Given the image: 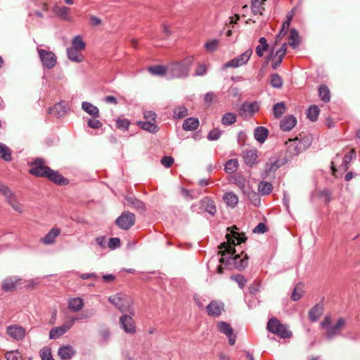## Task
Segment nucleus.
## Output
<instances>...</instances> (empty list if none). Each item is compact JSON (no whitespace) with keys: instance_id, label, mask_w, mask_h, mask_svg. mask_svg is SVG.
<instances>
[{"instance_id":"4d7b16f0","label":"nucleus","mask_w":360,"mask_h":360,"mask_svg":"<svg viewBox=\"0 0 360 360\" xmlns=\"http://www.w3.org/2000/svg\"><path fill=\"white\" fill-rule=\"evenodd\" d=\"M221 134L222 131L219 129H214L208 133L207 139L210 141H217L220 138Z\"/></svg>"},{"instance_id":"9b49d317","label":"nucleus","mask_w":360,"mask_h":360,"mask_svg":"<svg viewBox=\"0 0 360 360\" xmlns=\"http://www.w3.org/2000/svg\"><path fill=\"white\" fill-rule=\"evenodd\" d=\"M259 110V105L257 102H244L238 110V114L243 117H252Z\"/></svg>"},{"instance_id":"e433bc0d","label":"nucleus","mask_w":360,"mask_h":360,"mask_svg":"<svg viewBox=\"0 0 360 360\" xmlns=\"http://www.w3.org/2000/svg\"><path fill=\"white\" fill-rule=\"evenodd\" d=\"M319 91V96L321 101H323L324 103H328L330 100V92L328 89V87L325 85L322 84L319 87L318 89Z\"/></svg>"},{"instance_id":"ddd939ff","label":"nucleus","mask_w":360,"mask_h":360,"mask_svg":"<svg viewBox=\"0 0 360 360\" xmlns=\"http://www.w3.org/2000/svg\"><path fill=\"white\" fill-rule=\"evenodd\" d=\"M345 325V319L339 318L335 325L327 327L326 338L328 340H332L334 337L340 335Z\"/></svg>"},{"instance_id":"423d86ee","label":"nucleus","mask_w":360,"mask_h":360,"mask_svg":"<svg viewBox=\"0 0 360 360\" xmlns=\"http://www.w3.org/2000/svg\"><path fill=\"white\" fill-rule=\"evenodd\" d=\"M0 194L4 195L7 202L18 212H22V209L20 203L17 200L16 196L12 191L0 181Z\"/></svg>"},{"instance_id":"338daca9","label":"nucleus","mask_w":360,"mask_h":360,"mask_svg":"<svg viewBox=\"0 0 360 360\" xmlns=\"http://www.w3.org/2000/svg\"><path fill=\"white\" fill-rule=\"evenodd\" d=\"M249 292L251 295H255L259 290V283L254 281L249 287Z\"/></svg>"},{"instance_id":"4c0bfd02","label":"nucleus","mask_w":360,"mask_h":360,"mask_svg":"<svg viewBox=\"0 0 360 360\" xmlns=\"http://www.w3.org/2000/svg\"><path fill=\"white\" fill-rule=\"evenodd\" d=\"M269 83L272 87L281 89L283 86V81L278 74L274 73L270 76Z\"/></svg>"},{"instance_id":"8fccbe9b","label":"nucleus","mask_w":360,"mask_h":360,"mask_svg":"<svg viewBox=\"0 0 360 360\" xmlns=\"http://www.w3.org/2000/svg\"><path fill=\"white\" fill-rule=\"evenodd\" d=\"M2 289L5 292L13 291L16 289V282L11 278H6L2 283Z\"/></svg>"},{"instance_id":"de8ad7c7","label":"nucleus","mask_w":360,"mask_h":360,"mask_svg":"<svg viewBox=\"0 0 360 360\" xmlns=\"http://www.w3.org/2000/svg\"><path fill=\"white\" fill-rule=\"evenodd\" d=\"M285 111V105L283 102L278 103L273 107L274 116L280 118Z\"/></svg>"},{"instance_id":"cd10ccee","label":"nucleus","mask_w":360,"mask_h":360,"mask_svg":"<svg viewBox=\"0 0 360 360\" xmlns=\"http://www.w3.org/2000/svg\"><path fill=\"white\" fill-rule=\"evenodd\" d=\"M323 311V306L320 304H317L310 309L309 312V319L311 321L315 322L322 315Z\"/></svg>"},{"instance_id":"7ed1b4c3","label":"nucleus","mask_w":360,"mask_h":360,"mask_svg":"<svg viewBox=\"0 0 360 360\" xmlns=\"http://www.w3.org/2000/svg\"><path fill=\"white\" fill-rule=\"evenodd\" d=\"M312 137L311 135H304L300 138L296 137L289 139L286 142V153L288 157L292 158L306 150L311 144Z\"/></svg>"},{"instance_id":"2eb2a0df","label":"nucleus","mask_w":360,"mask_h":360,"mask_svg":"<svg viewBox=\"0 0 360 360\" xmlns=\"http://www.w3.org/2000/svg\"><path fill=\"white\" fill-rule=\"evenodd\" d=\"M121 327L127 333L134 334L136 333L135 322L131 316L124 314L120 318Z\"/></svg>"},{"instance_id":"20e7f679","label":"nucleus","mask_w":360,"mask_h":360,"mask_svg":"<svg viewBox=\"0 0 360 360\" xmlns=\"http://www.w3.org/2000/svg\"><path fill=\"white\" fill-rule=\"evenodd\" d=\"M108 300L121 312H129L131 315H134V302L130 296L117 293L109 297Z\"/></svg>"},{"instance_id":"72a5a7b5","label":"nucleus","mask_w":360,"mask_h":360,"mask_svg":"<svg viewBox=\"0 0 360 360\" xmlns=\"http://www.w3.org/2000/svg\"><path fill=\"white\" fill-rule=\"evenodd\" d=\"M148 72L153 75L164 76L168 75V65L150 66L148 68Z\"/></svg>"},{"instance_id":"f704fd0d","label":"nucleus","mask_w":360,"mask_h":360,"mask_svg":"<svg viewBox=\"0 0 360 360\" xmlns=\"http://www.w3.org/2000/svg\"><path fill=\"white\" fill-rule=\"evenodd\" d=\"M269 131L263 127H258L255 129L254 136L257 141L263 143L267 138Z\"/></svg>"},{"instance_id":"9d476101","label":"nucleus","mask_w":360,"mask_h":360,"mask_svg":"<svg viewBox=\"0 0 360 360\" xmlns=\"http://www.w3.org/2000/svg\"><path fill=\"white\" fill-rule=\"evenodd\" d=\"M252 54V50L249 49L247 51H245L243 53L238 56V57H236V58L230 60L227 63H226L224 65V68H238L243 65H245L248 62Z\"/></svg>"},{"instance_id":"864d4df0","label":"nucleus","mask_w":360,"mask_h":360,"mask_svg":"<svg viewBox=\"0 0 360 360\" xmlns=\"http://www.w3.org/2000/svg\"><path fill=\"white\" fill-rule=\"evenodd\" d=\"M129 124H130V122L127 119H122V118L119 117L116 120L117 128H118L121 130H123V131L128 130Z\"/></svg>"},{"instance_id":"58836bf2","label":"nucleus","mask_w":360,"mask_h":360,"mask_svg":"<svg viewBox=\"0 0 360 360\" xmlns=\"http://www.w3.org/2000/svg\"><path fill=\"white\" fill-rule=\"evenodd\" d=\"M237 117L235 113L226 112L221 117V124L225 126H229L236 122Z\"/></svg>"},{"instance_id":"412c9836","label":"nucleus","mask_w":360,"mask_h":360,"mask_svg":"<svg viewBox=\"0 0 360 360\" xmlns=\"http://www.w3.org/2000/svg\"><path fill=\"white\" fill-rule=\"evenodd\" d=\"M257 151L256 149L246 150L243 151V159L245 164L252 167L257 163Z\"/></svg>"},{"instance_id":"6ab92c4d","label":"nucleus","mask_w":360,"mask_h":360,"mask_svg":"<svg viewBox=\"0 0 360 360\" xmlns=\"http://www.w3.org/2000/svg\"><path fill=\"white\" fill-rule=\"evenodd\" d=\"M7 333L15 340H22L25 335V330L18 326H11L7 328Z\"/></svg>"},{"instance_id":"5701e85b","label":"nucleus","mask_w":360,"mask_h":360,"mask_svg":"<svg viewBox=\"0 0 360 360\" xmlns=\"http://www.w3.org/2000/svg\"><path fill=\"white\" fill-rule=\"evenodd\" d=\"M60 230L58 228H52L40 241L45 245H51L55 243L56 238L59 236Z\"/></svg>"},{"instance_id":"ea45409f","label":"nucleus","mask_w":360,"mask_h":360,"mask_svg":"<svg viewBox=\"0 0 360 360\" xmlns=\"http://www.w3.org/2000/svg\"><path fill=\"white\" fill-rule=\"evenodd\" d=\"M70 8L67 6H58L55 8V13L65 20H70L71 18L69 15Z\"/></svg>"},{"instance_id":"4be33fe9","label":"nucleus","mask_w":360,"mask_h":360,"mask_svg":"<svg viewBox=\"0 0 360 360\" xmlns=\"http://www.w3.org/2000/svg\"><path fill=\"white\" fill-rule=\"evenodd\" d=\"M75 354L76 351L71 345H63L58 351V355L63 360L70 359Z\"/></svg>"},{"instance_id":"09e8293b","label":"nucleus","mask_w":360,"mask_h":360,"mask_svg":"<svg viewBox=\"0 0 360 360\" xmlns=\"http://www.w3.org/2000/svg\"><path fill=\"white\" fill-rule=\"evenodd\" d=\"M85 43L83 41L82 37L80 36H76L72 39V48L75 49H77L79 51H82L85 49Z\"/></svg>"},{"instance_id":"0eeeda50","label":"nucleus","mask_w":360,"mask_h":360,"mask_svg":"<svg viewBox=\"0 0 360 360\" xmlns=\"http://www.w3.org/2000/svg\"><path fill=\"white\" fill-rule=\"evenodd\" d=\"M31 168L29 173L38 177H46L50 167L45 165V161L41 158H36L30 163Z\"/></svg>"},{"instance_id":"6e6d98bb","label":"nucleus","mask_w":360,"mask_h":360,"mask_svg":"<svg viewBox=\"0 0 360 360\" xmlns=\"http://www.w3.org/2000/svg\"><path fill=\"white\" fill-rule=\"evenodd\" d=\"M40 356L41 360H54L51 355V349L49 347H44L40 350Z\"/></svg>"},{"instance_id":"680f3d73","label":"nucleus","mask_w":360,"mask_h":360,"mask_svg":"<svg viewBox=\"0 0 360 360\" xmlns=\"http://www.w3.org/2000/svg\"><path fill=\"white\" fill-rule=\"evenodd\" d=\"M302 297V289L299 285H296L292 292L291 298L294 301L299 300Z\"/></svg>"},{"instance_id":"a211bd4d","label":"nucleus","mask_w":360,"mask_h":360,"mask_svg":"<svg viewBox=\"0 0 360 360\" xmlns=\"http://www.w3.org/2000/svg\"><path fill=\"white\" fill-rule=\"evenodd\" d=\"M46 178L49 179L53 183L61 186L67 185L69 183V181L66 178L63 176L58 171H55L51 168H50Z\"/></svg>"},{"instance_id":"39448f33","label":"nucleus","mask_w":360,"mask_h":360,"mask_svg":"<svg viewBox=\"0 0 360 360\" xmlns=\"http://www.w3.org/2000/svg\"><path fill=\"white\" fill-rule=\"evenodd\" d=\"M266 329L271 333L277 335L282 339L290 338L292 333L288 329V327L281 323L276 318L272 317L267 322Z\"/></svg>"},{"instance_id":"c756f323","label":"nucleus","mask_w":360,"mask_h":360,"mask_svg":"<svg viewBox=\"0 0 360 360\" xmlns=\"http://www.w3.org/2000/svg\"><path fill=\"white\" fill-rule=\"evenodd\" d=\"M199 126V120L195 117H188L183 123V129L186 131L195 130Z\"/></svg>"},{"instance_id":"79ce46f5","label":"nucleus","mask_w":360,"mask_h":360,"mask_svg":"<svg viewBox=\"0 0 360 360\" xmlns=\"http://www.w3.org/2000/svg\"><path fill=\"white\" fill-rule=\"evenodd\" d=\"M300 44V37L295 29H291L290 31L289 44L293 49L296 48Z\"/></svg>"},{"instance_id":"49530a36","label":"nucleus","mask_w":360,"mask_h":360,"mask_svg":"<svg viewBox=\"0 0 360 360\" xmlns=\"http://www.w3.org/2000/svg\"><path fill=\"white\" fill-rule=\"evenodd\" d=\"M0 157L5 161L11 160V152L8 147L0 143Z\"/></svg>"},{"instance_id":"a18cd8bd","label":"nucleus","mask_w":360,"mask_h":360,"mask_svg":"<svg viewBox=\"0 0 360 360\" xmlns=\"http://www.w3.org/2000/svg\"><path fill=\"white\" fill-rule=\"evenodd\" d=\"M319 108L317 105H311L307 110V117L312 122L316 121L319 115Z\"/></svg>"},{"instance_id":"3c124183","label":"nucleus","mask_w":360,"mask_h":360,"mask_svg":"<svg viewBox=\"0 0 360 360\" xmlns=\"http://www.w3.org/2000/svg\"><path fill=\"white\" fill-rule=\"evenodd\" d=\"M174 117L181 119L186 117L188 114V110L184 106H179L174 109Z\"/></svg>"},{"instance_id":"052dcab7","label":"nucleus","mask_w":360,"mask_h":360,"mask_svg":"<svg viewBox=\"0 0 360 360\" xmlns=\"http://www.w3.org/2000/svg\"><path fill=\"white\" fill-rule=\"evenodd\" d=\"M7 360H22L21 356L17 351H11L6 353Z\"/></svg>"},{"instance_id":"473e14b6","label":"nucleus","mask_w":360,"mask_h":360,"mask_svg":"<svg viewBox=\"0 0 360 360\" xmlns=\"http://www.w3.org/2000/svg\"><path fill=\"white\" fill-rule=\"evenodd\" d=\"M137 124L143 130L150 133H156L158 131V127L153 121H139Z\"/></svg>"},{"instance_id":"2f4dec72","label":"nucleus","mask_w":360,"mask_h":360,"mask_svg":"<svg viewBox=\"0 0 360 360\" xmlns=\"http://www.w3.org/2000/svg\"><path fill=\"white\" fill-rule=\"evenodd\" d=\"M223 199L226 204L231 208H234L238 203V196L231 191L226 193Z\"/></svg>"},{"instance_id":"f257e3e1","label":"nucleus","mask_w":360,"mask_h":360,"mask_svg":"<svg viewBox=\"0 0 360 360\" xmlns=\"http://www.w3.org/2000/svg\"><path fill=\"white\" fill-rule=\"evenodd\" d=\"M228 231H230V233H227L226 237L227 238L228 243H221L220 245V248H224V252H227L229 255L226 260H225L224 257H221L219 259L221 263L225 264H232L233 263L236 268L240 271L245 269L248 265V257L246 254L244 255V257L242 258V255H243V252H241V254H238L235 256H233L236 252V249L234 246L238 245L243 242H245L247 239V237L244 233H240L236 231L238 228L236 226H233L230 228L227 229ZM219 253H221L224 255V251H219Z\"/></svg>"},{"instance_id":"37998d69","label":"nucleus","mask_w":360,"mask_h":360,"mask_svg":"<svg viewBox=\"0 0 360 360\" xmlns=\"http://www.w3.org/2000/svg\"><path fill=\"white\" fill-rule=\"evenodd\" d=\"M231 181L232 184L236 185L241 190H243L245 187L246 180L240 174H236L233 175L231 179Z\"/></svg>"},{"instance_id":"bb28decb","label":"nucleus","mask_w":360,"mask_h":360,"mask_svg":"<svg viewBox=\"0 0 360 360\" xmlns=\"http://www.w3.org/2000/svg\"><path fill=\"white\" fill-rule=\"evenodd\" d=\"M82 108L86 113L95 118H98L100 116L98 108L91 103L86 101L82 102Z\"/></svg>"},{"instance_id":"c9c22d12","label":"nucleus","mask_w":360,"mask_h":360,"mask_svg":"<svg viewBox=\"0 0 360 360\" xmlns=\"http://www.w3.org/2000/svg\"><path fill=\"white\" fill-rule=\"evenodd\" d=\"M272 184L268 181H262L258 184V191L262 195H268L272 191Z\"/></svg>"},{"instance_id":"c03bdc74","label":"nucleus","mask_w":360,"mask_h":360,"mask_svg":"<svg viewBox=\"0 0 360 360\" xmlns=\"http://www.w3.org/2000/svg\"><path fill=\"white\" fill-rule=\"evenodd\" d=\"M66 333L65 329L61 326L54 327L51 328L49 331V338L50 339H56L62 335H63Z\"/></svg>"},{"instance_id":"b1692460","label":"nucleus","mask_w":360,"mask_h":360,"mask_svg":"<svg viewBox=\"0 0 360 360\" xmlns=\"http://www.w3.org/2000/svg\"><path fill=\"white\" fill-rule=\"evenodd\" d=\"M84 304V300L81 297L70 298L68 301V307L72 312L79 311Z\"/></svg>"},{"instance_id":"f03ea898","label":"nucleus","mask_w":360,"mask_h":360,"mask_svg":"<svg viewBox=\"0 0 360 360\" xmlns=\"http://www.w3.org/2000/svg\"><path fill=\"white\" fill-rule=\"evenodd\" d=\"M194 57L189 56L181 61H175L168 64V75L170 78H186L189 75L191 67Z\"/></svg>"},{"instance_id":"393cba45","label":"nucleus","mask_w":360,"mask_h":360,"mask_svg":"<svg viewBox=\"0 0 360 360\" xmlns=\"http://www.w3.org/2000/svg\"><path fill=\"white\" fill-rule=\"evenodd\" d=\"M67 110L62 103H56L53 108L47 109V112L55 115L57 117H61L66 114Z\"/></svg>"},{"instance_id":"f8f14e48","label":"nucleus","mask_w":360,"mask_h":360,"mask_svg":"<svg viewBox=\"0 0 360 360\" xmlns=\"http://www.w3.org/2000/svg\"><path fill=\"white\" fill-rule=\"evenodd\" d=\"M217 328L220 333L228 338L229 345H233L236 343V337L233 334V328L229 323L223 321H219L217 323Z\"/></svg>"},{"instance_id":"aec40b11","label":"nucleus","mask_w":360,"mask_h":360,"mask_svg":"<svg viewBox=\"0 0 360 360\" xmlns=\"http://www.w3.org/2000/svg\"><path fill=\"white\" fill-rule=\"evenodd\" d=\"M297 124V120L295 116L288 115L285 116L280 122V127L284 131H290Z\"/></svg>"},{"instance_id":"a19ab883","label":"nucleus","mask_w":360,"mask_h":360,"mask_svg":"<svg viewBox=\"0 0 360 360\" xmlns=\"http://www.w3.org/2000/svg\"><path fill=\"white\" fill-rule=\"evenodd\" d=\"M238 167V162L236 159L228 160L224 165V171L228 174L234 173Z\"/></svg>"},{"instance_id":"13d9d810","label":"nucleus","mask_w":360,"mask_h":360,"mask_svg":"<svg viewBox=\"0 0 360 360\" xmlns=\"http://www.w3.org/2000/svg\"><path fill=\"white\" fill-rule=\"evenodd\" d=\"M219 44V41L217 39H212L210 41H207L205 44V48L207 51L213 52L217 49Z\"/></svg>"},{"instance_id":"7c9ffc66","label":"nucleus","mask_w":360,"mask_h":360,"mask_svg":"<svg viewBox=\"0 0 360 360\" xmlns=\"http://www.w3.org/2000/svg\"><path fill=\"white\" fill-rule=\"evenodd\" d=\"M356 158V152L354 149L350 150L349 153H347L342 160V162L340 166V169L342 172H345L349 168V165L351 160Z\"/></svg>"},{"instance_id":"69168bd1","label":"nucleus","mask_w":360,"mask_h":360,"mask_svg":"<svg viewBox=\"0 0 360 360\" xmlns=\"http://www.w3.org/2000/svg\"><path fill=\"white\" fill-rule=\"evenodd\" d=\"M161 163L166 168L170 167L174 163V159L171 156H165L161 160Z\"/></svg>"},{"instance_id":"5fc2aeb1","label":"nucleus","mask_w":360,"mask_h":360,"mask_svg":"<svg viewBox=\"0 0 360 360\" xmlns=\"http://www.w3.org/2000/svg\"><path fill=\"white\" fill-rule=\"evenodd\" d=\"M231 279L236 281L241 289L244 288L247 283L246 278L241 274L232 275Z\"/></svg>"},{"instance_id":"0e129e2a","label":"nucleus","mask_w":360,"mask_h":360,"mask_svg":"<svg viewBox=\"0 0 360 360\" xmlns=\"http://www.w3.org/2000/svg\"><path fill=\"white\" fill-rule=\"evenodd\" d=\"M267 227L265 224L261 222L257 224L256 227L253 229V233H264L267 231Z\"/></svg>"},{"instance_id":"f3484780","label":"nucleus","mask_w":360,"mask_h":360,"mask_svg":"<svg viewBox=\"0 0 360 360\" xmlns=\"http://www.w3.org/2000/svg\"><path fill=\"white\" fill-rule=\"evenodd\" d=\"M124 199L127 202V205L131 207L134 208L137 211L143 212L146 210V206L144 203L136 198L134 195H129L124 197Z\"/></svg>"},{"instance_id":"1a4fd4ad","label":"nucleus","mask_w":360,"mask_h":360,"mask_svg":"<svg viewBox=\"0 0 360 360\" xmlns=\"http://www.w3.org/2000/svg\"><path fill=\"white\" fill-rule=\"evenodd\" d=\"M135 215L134 214L125 211L123 212L120 217L115 220V224L117 226L123 230H128L135 223Z\"/></svg>"},{"instance_id":"603ef678","label":"nucleus","mask_w":360,"mask_h":360,"mask_svg":"<svg viewBox=\"0 0 360 360\" xmlns=\"http://www.w3.org/2000/svg\"><path fill=\"white\" fill-rule=\"evenodd\" d=\"M248 196L252 205L256 207H258L260 205L261 198L259 193L254 191H251L248 193Z\"/></svg>"},{"instance_id":"774afa93","label":"nucleus","mask_w":360,"mask_h":360,"mask_svg":"<svg viewBox=\"0 0 360 360\" xmlns=\"http://www.w3.org/2000/svg\"><path fill=\"white\" fill-rule=\"evenodd\" d=\"M215 98H216L215 94L212 91H210V92H207L205 95L204 101L205 103L211 104Z\"/></svg>"},{"instance_id":"a878e982","label":"nucleus","mask_w":360,"mask_h":360,"mask_svg":"<svg viewBox=\"0 0 360 360\" xmlns=\"http://www.w3.org/2000/svg\"><path fill=\"white\" fill-rule=\"evenodd\" d=\"M67 56L70 60L75 63H80L84 60V56L80 53V51L72 47L67 49Z\"/></svg>"},{"instance_id":"6e6552de","label":"nucleus","mask_w":360,"mask_h":360,"mask_svg":"<svg viewBox=\"0 0 360 360\" xmlns=\"http://www.w3.org/2000/svg\"><path fill=\"white\" fill-rule=\"evenodd\" d=\"M37 52L42 65L45 68L52 69L55 67L57 63V58L52 51L37 49Z\"/></svg>"},{"instance_id":"dca6fc26","label":"nucleus","mask_w":360,"mask_h":360,"mask_svg":"<svg viewBox=\"0 0 360 360\" xmlns=\"http://www.w3.org/2000/svg\"><path fill=\"white\" fill-rule=\"evenodd\" d=\"M280 167L278 160H270L266 163L264 171L261 173L260 176L264 179L271 175H274L276 171Z\"/></svg>"},{"instance_id":"bf43d9fd","label":"nucleus","mask_w":360,"mask_h":360,"mask_svg":"<svg viewBox=\"0 0 360 360\" xmlns=\"http://www.w3.org/2000/svg\"><path fill=\"white\" fill-rule=\"evenodd\" d=\"M87 125L91 129H99L102 127V123L101 121L94 117L88 120Z\"/></svg>"},{"instance_id":"4468645a","label":"nucleus","mask_w":360,"mask_h":360,"mask_svg":"<svg viewBox=\"0 0 360 360\" xmlns=\"http://www.w3.org/2000/svg\"><path fill=\"white\" fill-rule=\"evenodd\" d=\"M224 310V304L222 302L212 300L206 307L207 315L210 316L218 317Z\"/></svg>"},{"instance_id":"c85d7f7f","label":"nucleus","mask_w":360,"mask_h":360,"mask_svg":"<svg viewBox=\"0 0 360 360\" xmlns=\"http://www.w3.org/2000/svg\"><path fill=\"white\" fill-rule=\"evenodd\" d=\"M201 205L205 209V210L211 215L213 216L215 214L217 209L214 202L212 199L209 198H204L201 200Z\"/></svg>"},{"instance_id":"e2e57ef3","label":"nucleus","mask_w":360,"mask_h":360,"mask_svg":"<svg viewBox=\"0 0 360 360\" xmlns=\"http://www.w3.org/2000/svg\"><path fill=\"white\" fill-rule=\"evenodd\" d=\"M108 246L110 249L114 250L120 246V239L119 238H111L108 242Z\"/></svg>"}]
</instances>
